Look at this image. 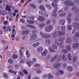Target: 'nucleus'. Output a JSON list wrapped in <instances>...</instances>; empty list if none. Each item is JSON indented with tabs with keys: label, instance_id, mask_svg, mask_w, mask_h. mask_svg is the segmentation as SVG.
<instances>
[{
	"label": "nucleus",
	"instance_id": "6e6552de",
	"mask_svg": "<svg viewBox=\"0 0 79 79\" xmlns=\"http://www.w3.org/2000/svg\"><path fill=\"white\" fill-rule=\"evenodd\" d=\"M72 42V40L70 38H67L66 40V44H69Z\"/></svg>",
	"mask_w": 79,
	"mask_h": 79
},
{
	"label": "nucleus",
	"instance_id": "4c0bfd02",
	"mask_svg": "<svg viewBox=\"0 0 79 79\" xmlns=\"http://www.w3.org/2000/svg\"><path fill=\"white\" fill-rule=\"evenodd\" d=\"M67 19L68 21L69 24H71V22L72 19H71V18H67Z\"/></svg>",
	"mask_w": 79,
	"mask_h": 79
},
{
	"label": "nucleus",
	"instance_id": "f8f14e48",
	"mask_svg": "<svg viewBox=\"0 0 79 79\" xmlns=\"http://www.w3.org/2000/svg\"><path fill=\"white\" fill-rule=\"evenodd\" d=\"M58 40H56L55 41V44H57V45H59V46L60 47H64V46H62V44L60 43V44H58Z\"/></svg>",
	"mask_w": 79,
	"mask_h": 79
},
{
	"label": "nucleus",
	"instance_id": "774afa93",
	"mask_svg": "<svg viewBox=\"0 0 79 79\" xmlns=\"http://www.w3.org/2000/svg\"><path fill=\"white\" fill-rule=\"evenodd\" d=\"M23 72L24 73V74H28L27 72L26 71V70H23Z\"/></svg>",
	"mask_w": 79,
	"mask_h": 79
},
{
	"label": "nucleus",
	"instance_id": "f3484780",
	"mask_svg": "<svg viewBox=\"0 0 79 79\" xmlns=\"http://www.w3.org/2000/svg\"><path fill=\"white\" fill-rule=\"evenodd\" d=\"M38 20L40 21H43L44 20H45V19L44 17L42 16H39L38 18Z\"/></svg>",
	"mask_w": 79,
	"mask_h": 79
},
{
	"label": "nucleus",
	"instance_id": "aec40b11",
	"mask_svg": "<svg viewBox=\"0 0 79 79\" xmlns=\"http://www.w3.org/2000/svg\"><path fill=\"white\" fill-rule=\"evenodd\" d=\"M67 69L69 71H73V68L72 66H69L67 67Z\"/></svg>",
	"mask_w": 79,
	"mask_h": 79
},
{
	"label": "nucleus",
	"instance_id": "1a4fd4ad",
	"mask_svg": "<svg viewBox=\"0 0 79 79\" xmlns=\"http://www.w3.org/2000/svg\"><path fill=\"white\" fill-rule=\"evenodd\" d=\"M47 53H48V51L45 49L43 52L41 53V55L43 56H44L47 55Z\"/></svg>",
	"mask_w": 79,
	"mask_h": 79
},
{
	"label": "nucleus",
	"instance_id": "72a5a7b5",
	"mask_svg": "<svg viewBox=\"0 0 79 79\" xmlns=\"http://www.w3.org/2000/svg\"><path fill=\"white\" fill-rule=\"evenodd\" d=\"M65 40V37H64L63 38H59V40L61 41V42H63V40Z\"/></svg>",
	"mask_w": 79,
	"mask_h": 79
},
{
	"label": "nucleus",
	"instance_id": "de8ad7c7",
	"mask_svg": "<svg viewBox=\"0 0 79 79\" xmlns=\"http://www.w3.org/2000/svg\"><path fill=\"white\" fill-rule=\"evenodd\" d=\"M8 22L7 21H5L3 22V24L5 26H6L7 24H8Z\"/></svg>",
	"mask_w": 79,
	"mask_h": 79
},
{
	"label": "nucleus",
	"instance_id": "13d9d810",
	"mask_svg": "<svg viewBox=\"0 0 79 79\" xmlns=\"http://www.w3.org/2000/svg\"><path fill=\"white\" fill-rule=\"evenodd\" d=\"M73 40H74V41H77V40H78V39L77 37H74L73 38Z\"/></svg>",
	"mask_w": 79,
	"mask_h": 79
},
{
	"label": "nucleus",
	"instance_id": "37998d69",
	"mask_svg": "<svg viewBox=\"0 0 79 79\" xmlns=\"http://www.w3.org/2000/svg\"><path fill=\"white\" fill-rule=\"evenodd\" d=\"M19 55L21 56H23V51H22V50H20L19 51Z\"/></svg>",
	"mask_w": 79,
	"mask_h": 79
},
{
	"label": "nucleus",
	"instance_id": "0e129e2a",
	"mask_svg": "<svg viewBox=\"0 0 79 79\" xmlns=\"http://www.w3.org/2000/svg\"><path fill=\"white\" fill-rule=\"evenodd\" d=\"M49 51L51 52H54V51L51 48H49Z\"/></svg>",
	"mask_w": 79,
	"mask_h": 79
},
{
	"label": "nucleus",
	"instance_id": "a18cd8bd",
	"mask_svg": "<svg viewBox=\"0 0 79 79\" xmlns=\"http://www.w3.org/2000/svg\"><path fill=\"white\" fill-rule=\"evenodd\" d=\"M44 26H45V24L44 23L41 24L39 26V27L41 28L43 27Z\"/></svg>",
	"mask_w": 79,
	"mask_h": 79
},
{
	"label": "nucleus",
	"instance_id": "a19ab883",
	"mask_svg": "<svg viewBox=\"0 0 79 79\" xmlns=\"http://www.w3.org/2000/svg\"><path fill=\"white\" fill-rule=\"evenodd\" d=\"M53 37H56V36H57V35H56V32H54L53 33Z\"/></svg>",
	"mask_w": 79,
	"mask_h": 79
},
{
	"label": "nucleus",
	"instance_id": "e433bc0d",
	"mask_svg": "<svg viewBox=\"0 0 79 79\" xmlns=\"http://www.w3.org/2000/svg\"><path fill=\"white\" fill-rule=\"evenodd\" d=\"M75 37H78V38H79V32H76L75 35Z\"/></svg>",
	"mask_w": 79,
	"mask_h": 79
},
{
	"label": "nucleus",
	"instance_id": "3c124183",
	"mask_svg": "<svg viewBox=\"0 0 79 79\" xmlns=\"http://www.w3.org/2000/svg\"><path fill=\"white\" fill-rule=\"evenodd\" d=\"M27 26L28 27H31V28H35V27L33 26L30 25H27Z\"/></svg>",
	"mask_w": 79,
	"mask_h": 79
},
{
	"label": "nucleus",
	"instance_id": "9b49d317",
	"mask_svg": "<svg viewBox=\"0 0 79 79\" xmlns=\"http://www.w3.org/2000/svg\"><path fill=\"white\" fill-rule=\"evenodd\" d=\"M79 46V44L78 43H75L73 45V48L74 49H76V48H77L78 46Z\"/></svg>",
	"mask_w": 79,
	"mask_h": 79
},
{
	"label": "nucleus",
	"instance_id": "20e7f679",
	"mask_svg": "<svg viewBox=\"0 0 79 79\" xmlns=\"http://www.w3.org/2000/svg\"><path fill=\"white\" fill-rule=\"evenodd\" d=\"M64 3L67 5H70V6H74V3L69 0L65 1Z\"/></svg>",
	"mask_w": 79,
	"mask_h": 79
},
{
	"label": "nucleus",
	"instance_id": "4be33fe9",
	"mask_svg": "<svg viewBox=\"0 0 79 79\" xmlns=\"http://www.w3.org/2000/svg\"><path fill=\"white\" fill-rule=\"evenodd\" d=\"M26 55L27 58H29L30 56V52H29L28 50H27L26 51Z\"/></svg>",
	"mask_w": 79,
	"mask_h": 79
},
{
	"label": "nucleus",
	"instance_id": "bb28decb",
	"mask_svg": "<svg viewBox=\"0 0 79 79\" xmlns=\"http://www.w3.org/2000/svg\"><path fill=\"white\" fill-rule=\"evenodd\" d=\"M45 42L47 43L48 44H50L51 43V40H49L45 39Z\"/></svg>",
	"mask_w": 79,
	"mask_h": 79
},
{
	"label": "nucleus",
	"instance_id": "c03bdc74",
	"mask_svg": "<svg viewBox=\"0 0 79 79\" xmlns=\"http://www.w3.org/2000/svg\"><path fill=\"white\" fill-rule=\"evenodd\" d=\"M65 55H63L62 56V59L64 61H66V59L65 58Z\"/></svg>",
	"mask_w": 79,
	"mask_h": 79
},
{
	"label": "nucleus",
	"instance_id": "393cba45",
	"mask_svg": "<svg viewBox=\"0 0 79 79\" xmlns=\"http://www.w3.org/2000/svg\"><path fill=\"white\" fill-rule=\"evenodd\" d=\"M77 57H78L77 56H74L73 57V60L74 62L77 61Z\"/></svg>",
	"mask_w": 79,
	"mask_h": 79
},
{
	"label": "nucleus",
	"instance_id": "7c9ffc66",
	"mask_svg": "<svg viewBox=\"0 0 79 79\" xmlns=\"http://www.w3.org/2000/svg\"><path fill=\"white\" fill-rule=\"evenodd\" d=\"M27 23H29V24H34V23H35V22L34 21H30L29 20H27Z\"/></svg>",
	"mask_w": 79,
	"mask_h": 79
},
{
	"label": "nucleus",
	"instance_id": "cd10ccee",
	"mask_svg": "<svg viewBox=\"0 0 79 79\" xmlns=\"http://www.w3.org/2000/svg\"><path fill=\"white\" fill-rule=\"evenodd\" d=\"M68 56L69 60L70 61L72 60V57H71V54H70V53L68 54Z\"/></svg>",
	"mask_w": 79,
	"mask_h": 79
},
{
	"label": "nucleus",
	"instance_id": "c9c22d12",
	"mask_svg": "<svg viewBox=\"0 0 79 79\" xmlns=\"http://www.w3.org/2000/svg\"><path fill=\"white\" fill-rule=\"evenodd\" d=\"M68 29L69 31H71L72 30V26L71 25H68Z\"/></svg>",
	"mask_w": 79,
	"mask_h": 79
},
{
	"label": "nucleus",
	"instance_id": "412c9836",
	"mask_svg": "<svg viewBox=\"0 0 79 79\" xmlns=\"http://www.w3.org/2000/svg\"><path fill=\"white\" fill-rule=\"evenodd\" d=\"M39 44H40V43L39 42H37L36 43L33 44L32 46H33L34 47H35L39 46Z\"/></svg>",
	"mask_w": 79,
	"mask_h": 79
},
{
	"label": "nucleus",
	"instance_id": "603ef678",
	"mask_svg": "<svg viewBox=\"0 0 79 79\" xmlns=\"http://www.w3.org/2000/svg\"><path fill=\"white\" fill-rule=\"evenodd\" d=\"M65 28L66 27L65 26H63L61 27V29L63 31H65Z\"/></svg>",
	"mask_w": 79,
	"mask_h": 79
},
{
	"label": "nucleus",
	"instance_id": "f03ea898",
	"mask_svg": "<svg viewBox=\"0 0 79 79\" xmlns=\"http://www.w3.org/2000/svg\"><path fill=\"white\" fill-rule=\"evenodd\" d=\"M32 61H33L32 62H31V61H30L29 62L27 61L26 63L29 66H31L32 64H34V63H35V62H36V61H37V59L35 58H33L32 59Z\"/></svg>",
	"mask_w": 79,
	"mask_h": 79
},
{
	"label": "nucleus",
	"instance_id": "6e6d98bb",
	"mask_svg": "<svg viewBox=\"0 0 79 79\" xmlns=\"http://www.w3.org/2000/svg\"><path fill=\"white\" fill-rule=\"evenodd\" d=\"M3 29L6 31V32H7V28H6V26L3 27Z\"/></svg>",
	"mask_w": 79,
	"mask_h": 79
},
{
	"label": "nucleus",
	"instance_id": "a878e982",
	"mask_svg": "<svg viewBox=\"0 0 79 79\" xmlns=\"http://www.w3.org/2000/svg\"><path fill=\"white\" fill-rule=\"evenodd\" d=\"M29 6H31L33 8H36V6L34 4H30L29 5Z\"/></svg>",
	"mask_w": 79,
	"mask_h": 79
},
{
	"label": "nucleus",
	"instance_id": "58836bf2",
	"mask_svg": "<svg viewBox=\"0 0 79 79\" xmlns=\"http://www.w3.org/2000/svg\"><path fill=\"white\" fill-rule=\"evenodd\" d=\"M36 73H38V74H39V73H42V70L39 69H38L36 70Z\"/></svg>",
	"mask_w": 79,
	"mask_h": 79
},
{
	"label": "nucleus",
	"instance_id": "7ed1b4c3",
	"mask_svg": "<svg viewBox=\"0 0 79 79\" xmlns=\"http://www.w3.org/2000/svg\"><path fill=\"white\" fill-rule=\"evenodd\" d=\"M40 34L41 35L43 38H46V39H48L49 37H50L51 35L49 34H44V33H42V32H40Z\"/></svg>",
	"mask_w": 79,
	"mask_h": 79
},
{
	"label": "nucleus",
	"instance_id": "ea45409f",
	"mask_svg": "<svg viewBox=\"0 0 79 79\" xmlns=\"http://www.w3.org/2000/svg\"><path fill=\"white\" fill-rule=\"evenodd\" d=\"M7 31H8L9 32H10L11 31V29L9 26H8L7 27Z\"/></svg>",
	"mask_w": 79,
	"mask_h": 79
},
{
	"label": "nucleus",
	"instance_id": "69168bd1",
	"mask_svg": "<svg viewBox=\"0 0 79 79\" xmlns=\"http://www.w3.org/2000/svg\"><path fill=\"white\" fill-rule=\"evenodd\" d=\"M61 59H62V57H61V55H60L59 57V61H60V60H61Z\"/></svg>",
	"mask_w": 79,
	"mask_h": 79
},
{
	"label": "nucleus",
	"instance_id": "49530a36",
	"mask_svg": "<svg viewBox=\"0 0 79 79\" xmlns=\"http://www.w3.org/2000/svg\"><path fill=\"white\" fill-rule=\"evenodd\" d=\"M3 76L5 77L6 78H8V75L6 73H4L3 74Z\"/></svg>",
	"mask_w": 79,
	"mask_h": 79
},
{
	"label": "nucleus",
	"instance_id": "2eb2a0df",
	"mask_svg": "<svg viewBox=\"0 0 79 79\" xmlns=\"http://www.w3.org/2000/svg\"><path fill=\"white\" fill-rule=\"evenodd\" d=\"M43 51V48L40 47L37 49V51L38 52H42Z\"/></svg>",
	"mask_w": 79,
	"mask_h": 79
},
{
	"label": "nucleus",
	"instance_id": "423d86ee",
	"mask_svg": "<svg viewBox=\"0 0 79 79\" xmlns=\"http://www.w3.org/2000/svg\"><path fill=\"white\" fill-rule=\"evenodd\" d=\"M37 38V35L34 34L31 36L30 40H35Z\"/></svg>",
	"mask_w": 79,
	"mask_h": 79
},
{
	"label": "nucleus",
	"instance_id": "4d7b16f0",
	"mask_svg": "<svg viewBox=\"0 0 79 79\" xmlns=\"http://www.w3.org/2000/svg\"><path fill=\"white\" fill-rule=\"evenodd\" d=\"M46 23L47 24H49L51 23V21L50 20H48L46 21Z\"/></svg>",
	"mask_w": 79,
	"mask_h": 79
},
{
	"label": "nucleus",
	"instance_id": "473e14b6",
	"mask_svg": "<svg viewBox=\"0 0 79 79\" xmlns=\"http://www.w3.org/2000/svg\"><path fill=\"white\" fill-rule=\"evenodd\" d=\"M52 5L54 7V8H56L58 6H57V5L55 4L54 3H52Z\"/></svg>",
	"mask_w": 79,
	"mask_h": 79
},
{
	"label": "nucleus",
	"instance_id": "0eeeda50",
	"mask_svg": "<svg viewBox=\"0 0 79 79\" xmlns=\"http://www.w3.org/2000/svg\"><path fill=\"white\" fill-rule=\"evenodd\" d=\"M57 10H58V8H57L54 10L52 15V16L54 17H56L57 16V14H56V11H57Z\"/></svg>",
	"mask_w": 79,
	"mask_h": 79
},
{
	"label": "nucleus",
	"instance_id": "bf43d9fd",
	"mask_svg": "<svg viewBox=\"0 0 79 79\" xmlns=\"http://www.w3.org/2000/svg\"><path fill=\"white\" fill-rule=\"evenodd\" d=\"M62 52L65 53H67V52H68V51L66 50V49H63L62 50Z\"/></svg>",
	"mask_w": 79,
	"mask_h": 79
},
{
	"label": "nucleus",
	"instance_id": "79ce46f5",
	"mask_svg": "<svg viewBox=\"0 0 79 79\" xmlns=\"http://www.w3.org/2000/svg\"><path fill=\"white\" fill-rule=\"evenodd\" d=\"M66 15V13H64V14H62L60 15V16H64Z\"/></svg>",
	"mask_w": 79,
	"mask_h": 79
},
{
	"label": "nucleus",
	"instance_id": "5fc2aeb1",
	"mask_svg": "<svg viewBox=\"0 0 79 79\" xmlns=\"http://www.w3.org/2000/svg\"><path fill=\"white\" fill-rule=\"evenodd\" d=\"M25 32H26V31H22V34H23V35H24V34H28V31H27V33H25Z\"/></svg>",
	"mask_w": 79,
	"mask_h": 79
},
{
	"label": "nucleus",
	"instance_id": "c85d7f7f",
	"mask_svg": "<svg viewBox=\"0 0 79 79\" xmlns=\"http://www.w3.org/2000/svg\"><path fill=\"white\" fill-rule=\"evenodd\" d=\"M46 7L48 10H51L52 9V6L48 4L46 5Z\"/></svg>",
	"mask_w": 79,
	"mask_h": 79
},
{
	"label": "nucleus",
	"instance_id": "ddd939ff",
	"mask_svg": "<svg viewBox=\"0 0 79 79\" xmlns=\"http://www.w3.org/2000/svg\"><path fill=\"white\" fill-rule=\"evenodd\" d=\"M61 64L60 63H59L57 64H55L53 65V67L56 68L57 67H60V66H61Z\"/></svg>",
	"mask_w": 79,
	"mask_h": 79
},
{
	"label": "nucleus",
	"instance_id": "052dcab7",
	"mask_svg": "<svg viewBox=\"0 0 79 79\" xmlns=\"http://www.w3.org/2000/svg\"><path fill=\"white\" fill-rule=\"evenodd\" d=\"M76 10V7H73L72 8V11H75Z\"/></svg>",
	"mask_w": 79,
	"mask_h": 79
},
{
	"label": "nucleus",
	"instance_id": "680f3d73",
	"mask_svg": "<svg viewBox=\"0 0 79 79\" xmlns=\"http://www.w3.org/2000/svg\"><path fill=\"white\" fill-rule=\"evenodd\" d=\"M59 73L60 74H63L64 73V72H63V71L62 70H60L59 71Z\"/></svg>",
	"mask_w": 79,
	"mask_h": 79
},
{
	"label": "nucleus",
	"instance_id": "f704fd0d",
	"mask_svg": "<svg viewBox=\"0 0 79 79\" xmlns=\"http://www.w3.org/2000/svg\"><path fill=\"white\" fill-rule=\"evenodd\" d=\"M12 58L14 59H16V58H18V56L14 54L12 56Z\"/></svg>",
	"mask_w": 79,
	"mask_h": 79
},
{
	"label": "nucleus",
	"instance_id": "2f4dec72",
	"mask_svg": "<svg viewBox=\"0 0 79 79\" xmlns=\"http://www.w3.org/2000/svg\"><path fill=\"white\" fill-rule=\"evenodd\" d=\"M59 23L60 24H61L62 23H66V20L64 19H61L59 21Z\"/></svg>",
	"mask_w": 79,
	"mask_h": 79
},
{
	"label": "nucleus",
	"instance_id": "b1692460",
	"mask_svg": "<svg viewBox=\"0 0 79 79\" xmlns=\"http://www.w3.org/2000/svg\"><path fill=\"white\" fill-rule=\"evenodd\" d=\"M53 77V75L50 74L49 73L48 74V79H52V78Z\"/></svg>",
	"mask_w": 79,
	"mask_h": 79
},
{
	"label": "nucleus",
	"instance_id": "8fccbe9b",
	"mask_svg": "<svg viewBox=\"0 0 79 79\" xmlns=\"http://www.w3.org/2000/svg\"><path fill=\"white\" fill-rule=\"evenodd\" d=\"M52 47L53 48H54V49H57V46L55 44H53L52 46Z\"/></svg>",
	"mask_w": 79,
	"mask_h": 79
},
{
	"label": "nucleus",
	"instance_id": "9d476101",
	"mask_svg": "<svg viewBox=\"0 0 79 79\" xmlns=\"http://www.w3.org/2000/svg\"><path fill=\"white\" fill-rule=\"evenodd\" d=\"M58 35L59 36H61V35H65V32H62L61 31H58Z\"/></svg>",
	"mask_w": 79,
	"mask_h": 79
},
{
	"label": "nucleus",
	"instance_id": "09e8293b",
	"mask_svg": "<svg viewBox=\"0 0 79 79\" xmlns=\"http://www.w3.org/2000/svg\"><path fill=\"white\" fill-rule=\"evenodd\" d=\"M75 32H76V29H73L72 30V35H73V34H74Z\"/></svg>",
	"mask_w": 79,
	"mask_h": 79
},
{
	"label": "nucleus",
	"instance_id": "5701e85b",
	"mask_svg": "<svg viewBox=\"0 0 79 79\" xmlns=\"http://www.w3.org/2000/svg\"><path fill=\"white\" fill-rule=\"evenodd\" d=\"M58 56L57 55L56 56H55L51 60V62H53V61H54V60H56V59H57L58 58Z\"/></svg>",
	"mask_w": 79,
	"mask_h": 79
},
{
	"label": "nucleus",
	"instance_id": "e2e57ef3",
	"mask_svg": "<svg viewBox=\"0 0 79 79\" xmlns=\"http://www.w3.org/2000/svg\"><path fill=\"white\" fill-rule=\"evenodd\" d=\"M67 48L69 50H71V47L69 46H67Z\"/></svg>",
	"mask_w": 79,
	"mask_h": 79
},
{
	"label": "nucleus",
	"instance_id": "6ab92c4d",
	"mask_svg": "<svg viewBox=\"0 0 79 79\" xmlns=\"http://www.w3.org/2000/svg\"><path fill=\"white\" fill-rule=\"evenodd\" d=\"M39 8L41 10H43V11H45V7H44V6L42 5H40L39 6Z\"/></svg>",
	"mask_w": 79,
	"mask_h": 79
},
{
	"label": "nucleus",
	"instance_id": "dca6fc26",
	"mask_svg": "<svg viewBox=\"0 0 79 79\" xmlns=\"http://www.w3.org/2000/svg\"><path fill=\"white\" fill-rule=\"evenodd\" d=\"M39 13L40 15H44V16H46V17H48V15L47 14L45 13H42V12L40 11L39 12Z\"/></svg>",
	"mask_w": 79,
	"mask_h": 79
},
{
	"label": "nucleus",
	"instance_id": "864d4df0",
	"mask_svg": "<svg viewBox=\"0 0 79 79\" xmlns=\"http://www.w3.org/2000/svg\"><path fill=\"white\" fill-rule=\"evenodd\" d=\"M8 62L9 63L12 64V63H13V61L12 60V59L10 58Z\"/></svg>",
	"mask_w": 79,
	"mask_h": 79
},
{
	"label": "nucleus",
	"instance_id": "338daca9",
	"mask_svg": "<svg viewBox=\"0 0 79 79\" xmlns=\"http://www.w3.org/2000/svg\"><path fill=\"white\" fill-rule=\"evenodd\" d=\"M66 64H63V67L64 68H65L66 67Z\"/></svg>",
	"mask_w": 79,
	"mask_h": 79
},
{
	"label": "nucleus",
	"instance_id": "f257e3e1",
	"mask_svg": "<svg viewBox=\"0 0 79 79\" xmlns=\"http://www.w3.org/2000/svg\"><path fill=\"white\" fill-rule=\"evenodd\" d=\"M53 29V27L52 25H50L44 28V30L46 32H50Z\"/></svg>",
	"mask_w": 79,
	"mask_h": 79
},
{
	"label": "nucleus",
	"instance_id": "a211bd4d",
	"mask_svg": "<svg viewBox=\"0 0 79 79\" xmlns=\"http://www.w3.org/2000/svg\"><path fill=\"white\" fill-rule=\"evenodd\" d=\"M2 14V15H5L6 14V12L4 10H0V15Z\"/></svg>",
	"mask_w": 79,
	"mask_h": 79
},
{
	"label": "nucleus",
	"instance_id": "c756f323",
	"mask_svg": "<svg viewBox=\"0 0 79 79\" xmlns=\"http://www.w3.org/2000/svg\"><path fill=\"white\" fill-rule=\"evenodd\" d=\"M8 71L9 73H13L14 74H16V72L14 71H13V70L11 69L9 70Z\"/></svg>",
	"mask_w": 79,
	"mask_h": 79
},
{
	"label": "nucleus",
	"instance_id": "4468645a",
	"mask_svg": "<svg viewBox=\"0 0 79 79\" xmlns=\"http://www.w3.org/2000/svg\"><path fill=\"white\" fill-rule=\"evenodd\" d=\"M11 6H7L6 8V10L9 11H10L11 10Z\"/></svg>",
	"mask_w": 79,
	"mask_h": 79
},
{
	"label": "nucleus",
	"instance_id": "39448f33",
	"mask_svg": "<svg viewBox=\"0 0 79 79\" xmlns=\"http://www.w3.org/2000/svg\"><path fill=\"white\" fill-rule=\"evenodd\" d=\"M73 27L75 29H79V24L77 23L74 22L73 24Z\"/></svg>",
	"mask_w": 79,
	"mask_h": 79
}]
</instances>
